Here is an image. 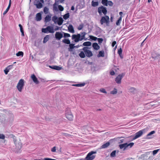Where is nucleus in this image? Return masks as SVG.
Returning <instances> with one entry per match:
<instances>
[{
	"instance_id": "f257e3e1",
	"label": "nucleus",
	"mask_w": 160,
	"mask_h": 160,
	"mask_svg": "<svg viewBox=\"0 0 160 160\" xmlns=\"http://www.w3.org/2000/svg\"><path fill=\"white\" fill-rule=\"evenodd\" d=\"M89 48L87 47H84L82 51L79 53V55L82 58H84L85 57L86 55L88 57H90L93 56L92 52L89 50Z\"/></svg>"
},
{
	"instance_id": "f03ea898",
	"label": "nucleus",
	"mask_w": 160,
	"mask_h": 160,
	"mask_svg": "<svg viewBox=\"0 0 160 160\" xmlns=\"http://www.w3.org/2000/svg\"><path fill=\"white\" fill-rule=\"evenodd\" d=\"M81 36L80 34H78L77 35H73L72 36V39H74V41L75 42H78L79 41H82L84 39L86 33L85 32H81Z\"/></svg>"
},
{
	"instance_id": "7ed1b4c3",
	"label": "nucleus",
	"mask_w": 160,
	"mask_h": 160,
	"mask_svg": "<svg viewBox=\"0 0 160 160\" xmlns=\"http://www.w3.org/2000/svg\"><path fill=\"white\" fill-rule=\"evenodd\" d=\"M96 153V152L92 151L87 154L85 158H82L80 160H93L95 158V156L92 155V154Z\"/></svg>"
},
{
	"instance_id": "20e7f679",
	"label": "nucleus",
	"mask_w": 160,
	"mask_h": 160,
	"mask_svg": "<svg viewBox=\"0 0 160 160\" xmlns=\"http://www.w3.org/2000/svg\"><path fill=\"white\" fill-rule=\"evenodd\" d=\"M24 85V81L23 79H20L17 84V88L18 91L21 92Z\"/></svg>"
},
{
	"instance_id": "39448f33",
	"label": "nucleus",
	"mask_w": 160,
	"mask_h": 160,
	"mask_svg": "<svg viewBox=\"0 0 160 160\" xmlns=\"http://www.w3.org/2000/svg\"><path fill=\"white\" fill-rule=\"evenodd\" d=\"M65 116L69 120L72 121L73 120V116L70 109L67 110L66 111Z\"/></svg>"
},
{
	"instance_id": "423d86ee",
	"label": "nucleus",
	"mask_w": 160,
	"mask_h": 160,
	"mask_svg": "<svg viewBox=\"0 0 160 160\" xmlns=\"http://www.w3.org/2000/svg\"><path fill=\"white\" fill-rule=\"evenodd\" d=\"M134 143L131 142L129 144L127 143H123L119 145V147L121 149L123 148L124 150H125L127 148L129 147V148H131L133 145Z\"/></svg>"
},
{
	"instance_id": "0eeeda50",
	"label": "nucleus",
	"mask_w": 160,
	"mask_h": 160,
	"mask_svg": "<svg viewBox=\"0 0 160 160\" xmlns=\"http://www.w3.org/2000/svg\"><path fill=\"white\" fill-rule=\"evenodd\" d=\"M14 143L15 145L16 149L18 150H20L22 147V143L20 140H14Z\"/></svg>"
},
{
	"instance_id": "6e6552de",
	"label": "nucleus",
	"mask_w": 160,
	"mask_h": 160,
	"mask_svg": "<svg viewBox=\"0 0 160 160\" xmlns=\"http://www.w3.org/2000/svg\"><path fill=\"white\" fill-rule=\"evenodd\" d=\"M100 22L102 25L104 23H106V24H108L109 22V17L107 15H105L104 16L102 17L100 20Z\"/></svg>"
},
{
	"instance_id": "1a4fd4ad",
	"label": "nucleus",
	"mask_w": 160,
	"mask_h": 160,
	"mask_svg": "<svg viewBox=\"0 0 160 160\" xmlns=\"http://www.w3.org/2000/svg\"><path fill=\"white\" fill-rule=\"evenodd\" d=\"M98 12L100 15H101L102 13L104 15H106L107 13V11L105 7L101 6L98 8Z\"/></svg>"
},
{
	"instance_id": "9d476101",
	"label": "nucleus",
	"mask_w": 160,
	"mask_h": 160,
	"mask_svg": "<svg viewBox=\"0 0 160 160\" xmlns=\"http://www.w3.org/2000/svg\"><path fill=\"white\" fill-rule=\"evenodd\" d=\"M124 75L123 73H122L118 75L115 78L116 82L118 84H120L121 82V80Z\"/></svg>"
},
{
	"instance_id": "9b49d317",
	"label": "nucleus",
	"mask_w": 160,
	"mask_h": 160,
	"mask_svg": "<svg viewBox=\"0 0 160 160\" xmlns=\"http://www.w3.org/2000/svg\"><path fill=\"white\" fill-rule=\"evenodd\" d=\"M55 37L56 39L59 40L63 37V34L60 32H56L55 34Z\"/></svg>"
},
{
	"instance_id": "f8f14e48",
	"label": "nucleus",
	"mask_w": 160,
	"mask_h": 160,
	"mask_svg": "<svg viewBox=\"0 0 160 160\" xmlns=\"http://www.w3.org/2000/svg\"><path fill=\"white\" fill-rule=\"evenodd\" d=\"M143 134L142 130H140L135 133V135L133 138V140H135L140 137Z\"/></svg>"
},
{
	"instance_id": "ddd939ff",
	"label": "nucleus",
	"mask_w": 160,
	"mask_h": 160,
	"mask_svg": "<svg viewBox=\"0 0 160 160\" xmlns=\"http://www.w3.org/2000/svg\"><path fill=\"white\" fill-rule=\"evenodd\" d=\"M31 78L33 82L36 84H38L39 83V82L38 81L37 78H36L35 75L34 74H33L31 75Z\"/></svg>"
},
{
	"instance_id": "4468645a",
	"label": "nucleus",
	"mask_w": 160,
	"mask_h": 160,
	"mask_svg": "<svg viewBox=\"0 0 160 160\" xmlns=\"http://www.w3.org/2000/svg\"><path fill=\"white\" fill-rule=\"evenodd\" d=\"M49 67L51 68L58 70H61L62 68L58 66H49Z\"/></svg>"
},
{
	"instance_id": "2eb2a0df",
	"label": "nucleus",
	"mask_w": 160,
	"mask_h": 160,
	"mask_svg": "<svg viewBox=\"0 0 160 160\" xmlns=\"http://www.w3.org/2000/svg\"><path fill=\"white\" fill-rule=\"evenodd\" d=\"M11 0H9V5H8V7L7 8V9H6V10L4 11V12H3V15H5L6 14L7 12H8L9 10L10 9V8L11 7Z\"/></svg>"
},
{
	"instance_id": "dca6fc26",
	"label": "nucleus",
	"mask_w": 160,
	"mask_h": 160,
	"mask_svg": "<svg viewBox=\"0 0 160 160\" xmlns=\"http://www.w3.org/2000/svg\"><path fill=\"white\" fill-rule=\"evenodd\" d=\"M68 31L72 33H74V30L72 25L71 24H70L68 27Z\"/></svg>"
},
{
	"instance_id": "f3484780",
	"label": "nucleus",
	"mask_w": 160,
	"mask_h": 160,
	"mask_svg": "<svg viewBox=\"0 0 160 160\" xmlns=\"http://www.w3.org/2000/svg\"><path fill=\"white\" fill-rule=\"evenodd\" d=\"M92 46L93 48L96 50H98L100 48V46L96 42L93 43Z\"/></svg>"
},
{
	"instance_id": "a211bd4d",
	"label": "nucleus",
	"mask_w": 160,
	"mask_h": 160,
	"mask_svg": "<svg viewBox=\"0 0 160 160\" xmlns=\"http://www.w3.org/2000/svg\"><path fill=\"white\" fill-rule=\"evenodd\" d=\"M36 20L37 21H40L42 19V15L39 12L36 14Z\"/></svg>"
},
{
	"instance_id": "6ab92c4d",
	"label": "nucleus",
	"mask_w": 160,
	"mask_h": 160,
	"mask_svg": "<svg viewBox=\"0 0 160 160\" xmlns=\"http://www.w3.org/2000/svg\"><path fill=\"white\" fill-rule=\"evenodd\" d=\"M12 65H9L4 70V72L5 74H8L9 70L11 69Z\"/></svg>"
},
{
	"instance_id": "aec40b11",
	"label": "nucleus",
	"mask_w": 160,
	"mask_h": 160,
	"mask_svg": "<svg viewBox=\"0 0 160 160\" xmlns=\"http://www.w3.org/2000/svg\"><path fill=\"white\" fill-rule=\"evenodd\" d=\"M47 29L48 31V32L50 33H53L54 32V30L53 28L51 26H48L47 27Z\"/></svg>"
},
{
	"instance_id": "412c9836",
	"label": "nucleus",
	"mask_w": 160,
	"mask_h": 160,
	"mask_svg": "<svg viewBox=\"0 0 160 160\" xmlns=\"http://www.w3.org/2000/svg\"><path fill=\"white\" fill-rule=\"evenodd\" d=\"M159 56V55L157 53L155 52H153L152 53V58H153L155 59L157 57Z\"/></svg>"
},
{
	"instance_id": "4be33fe9",
	"label": "nucleus",
	"mask_w": 160,
	"mask_h": 160,
	"mask_svg": "<svg viewBox=\"0 0 160 160\" xmlns=\"http://www.w3.org/2000/svg\"><path fill=\"white\" fill-rule=\"evenodd\" d=\"M110 145V143L109 142H107L105 144H103L101 147V148H107Z\"/></svg>"
},
{
	"instance_id": "5701e85b",
	"label": "nucleus",
	"mask_w": 160,
	"mask_h": 160,
	"mask_svg": "<svg viewBox=\"0 0 160 160\" xmlns=\"http://www.w3.org/2000/svg\"><path fill=\"white\" fill-rule=\"evenodd\" d=\"M104 51H102L99 52L98 54L97 55L98 57H104Z\"/></svg>"
},
{
	"instance_id": "b1692460",
	"label": "nucleus",
	"mask_w": 160,
	"mask_h": 160,
	"mask_svg": "<svg viewBox=\"0 0 160 160\" xmlns=\"http://www.w3.org/2000/svg\"><path fill=\"white\" fill-rule=\"evenodd\" d=\"M51 20V16L49 15H47L45 18V21L46 22H49Z\"/></svg>"
},
{
	"instance_id": "393cba45",
	"label": "nucleus",
	"mask_w": 160,
	"mask_h": 160,
	"mask_svg": "<svg viewBox=\"0 0 160 160\" xmlns=\"http://www.w3.org/2000/svg\"><path fill=\"white\" fill-rule=\"evenodd\" d=\"M91 42L89 41L83 43V45L85 46H89L91 45Z\"/></svg>"
},
{
	"instance_id": "a878e982",
	"label": "nucleus",
	"mask_w": 160,
	"mask_h": 160,
	"mask_svg": "<svg viewBox=\"0 0 160 160\" xmlns=\"http://www.w3.org/2000/svg\"><path fill=\"white\" fill-rule=\"evenodd\" d=\"M35 5L36 8L38 9L41 8L43 6L41 2H39L38 4H35Z\"/></svg>"
},
{
	"instance_id": "bb28decb",
	"label": "nucleus",
	"mask_w": 160,
	"mask_h": 160,
	"mask_svg": "<svg viewBox=\"0 0 160 160\" xmlns=\"http://www.w3.org/2000/svg\"><path fill=\"white\" fill-rule=\"evenodd\" d=\"M49 35H47L44 38L43 42L46 43L49 39Z\"/></svg>"
},
{
	"instance_id": "cd10ccee",
	"label": "nucleus",
	"mask_w": 160,
	"mask_h": 160,
	"mask_svg": "<svg viewBox=\"0 0 160 160\" xmlns=\"http://www.w3.org/2000/svg\"><path fill=\"white\" fill-rule=\"evenodd\" d=\"M63 22V19L61 18H60L58 21V25H61L62 24Z\"/></svg>"
},
{
	"instance_id": "c85d7f7f",
	"label": "nucleus",
	"mask_w": 160,
	"mask_h": 160,
	"mask_svg": "<svg viewBox=\"0 0 160 160\" xmlns=\"http://www.w3.org/2000/svg\"><path fill=\"white\" fill-rule=\"evenodd\" d=\"M122 17H120L118 19L116 22V24L117 26H119L122 21Z\"/></svg>"
},
{
	"instance_id": "c756f323",
	"label": "nucleus",
	"mask_w": 160,
	"mask_h": 160,
	"mask_svg": "<svg viewBox=\"0 0 160 160\" xmlns=\"http://www.w3.org/2000/svg\"><path fill=\"white\" fill-rule=\"evenodd\" d=\"M92 5L93 7H96L98 6V2H94L92 1Z\"/></svg>"
},
{
	"instance_id": "7c9ffc66",
	"label": "nucleus",
	"mask_w": 160,
	"mask_h": 160,
	"mask_svg": "<svg viewBox=\"0 0 160 160\" xmlns=\"http://www.w3.org/2000/svg\"><path fill=\"white\" fill-rule=\"evenodd\" d=\"M62 42L63 43L68 44H69L70 43V41L68 39H64L62 40Z\"/></svg>"
},
{
	"instance_id": "2f4dec72",
	"label": "nucleus",
	"mask_w": 160,
	"mask_h": 160,
	"mask_svg": "<svg viewBox=\"0 0 160 160\" xmlns=\"http://www.w3.org/2000/svg\"><path fill=\"white\" fill-rule=\"evenodd\" d=\"M108 0H102V3L104 6H108Z\"/></svg>"
},
{
	"instance_id": "473e14b6",
	"label": "nucleus",
	"mask_w": 160,
	"mask_h": 160,
	"mask_svg": "<svg viewBox=\"0 0 160 160\" xmlns=\"http://www.w3.org/2000/svg\"><path fill=\"white\" fill-rule=\"evenodd\" d=\"M69 13H67L65 14L63 16V18L65 20L67 19L68 18H69Z\"/></svg>"
},
{
	"instance_id": "72a5a7b5",
	"label": "nucleus",
	"mask_w": 160,
	"mask_h": 160,
	"mask_svg": "<svg viewBox=\"0 0 160 160\" xmlns=\"http://www.w3.org/2000/svg\"><path fill=\"white\" fill-rule=\"evenodd\" d=\"M49 11V9L47 7H45L43 9V11L44 13L45 14H47L48 13Z\"/></svg>"
},
{
	"instance_id": "f704fd0d",
	"label": "nucleus",
	"mask_w": 160,
	"mask_h": 160,
	"mask_svg": "<svg viewBox=\"0 0 160 160\" xmlns=\"http://www.w3.org/2000/svg\"><path fill=\"white\" fill-rule=\"evenodd\" d=\"M116 153V151L114 150L110 154V156L112 157H114L115 156Z\"/></svg>"
},
{
	"instance_id": "c9c22d12",
	"label": "nucleus",
	"mask_w": 160,
	"mask_h": 160,
	"mask_svg": "<svg viewBox=\"0 0 160 160\" xmlns=\"http://www.w3.org/2000/svg\"><path fill=\"white\" fill-rule=\"evenodd\" d=\"M117 92V89L114 88L113 90L111 91L110 92V93L112 94H116Z\"/></svg>"
},
{
	"instance_id": "e433bc0d",
	"label": "nucleus",
	"mask_w": 160,
	"mask_h": 160,
	"mask_svg": "<svg viewBox=\"0 0 160 160\" xmlns=\"http://www.w3.org/2000/svg\"><path fill=\"white\" fill-rule=\"evenodd\" d=\"M85 85L84 83H82V84H73L72 85V86H76V87H80L84 86Z\"/></svg>"
},
{
	"instance_id": "4c0bfd02",
	"label": "nucleus",
	"mask_w": 160,
	"mask_h": 160,
	"mask_svg": "<svg viewBox=\"0 0 160 160\" xmlns=\"http://www.w3.org/2000/svg\"><path fill=\"white\" fill-rule=\"evenodd\" d=\"M23 55V53L22 51H19L17 53H16V55L17 56H22Z\"/></svg>"
},
{
	"instance_id": "58836bf2",
	"label": "nucleus",
	"mask_w": 160,
	"mask_h": 160,
	"mask_svg": "<svg viewBox=\"0 0 160 160\" xmlns=\"http://www.w3.org/2000/svg\"><path fill=\"white\" fill-rule=\"evenodd\" d=\"M89 37L92 40H94V41H96L98 39L96 37L93 36H89Z\"/></svg>"
},
{
	"instance_id": "ea45409f",
	"label": "nucleus",
	"mask_w": 160,
	"mask_h": 160,
	"mask_svg": "<svg viewBox=\"0 0 160 160\" xmlns=\"http://www.w3.org/2000/svg\"><path fill=\"white\" fill-rule=\"evenodd\" d=\"M64 33V37L66 38H68L70 37V35L69 34L65 32H63Z\"/></svg>"
},
{
	"instance_id": "a19ab883",
	"label": "nucleus",
	"mask_w": 160,
	"mask_h": 160,
	"mask_svg": "<svg viewBox=\"0 0 160 160\" xmlns=\"http://www.w3.org/2000/svg\"><path fill=\"white\" fill-rule=\"evenodd\" d=\"M58 19V18L56 16H54L52 17V20L54 22H56Z\"/></svg>"
},
{
	"instance_id": "79ce46f5",
	"label": "nucleus",
	"mask_w": 160,
	"mask_h": 160,
	"mask_svg": "<svg viewBox=\"0 0 160 160\" xmlns=\"http://www.w3.org/2000/svg\"><path fill=\"white\" fill-rule=\"evenodd\" d=\"M83 27V25L82 24H80L78 27V30H82Z\"/></svg>"
},
{
	"instance_id": "37998d69",
	"label": "nucleus",
	"mask_w": 160,
	"mask_h": 160,
	"mask_svg": "<svg viewBox=\"0 0 160 160\" xmlns=\"http://www.w3.org/2000/svg\"><path fill=\"white\" fill-rule=\"evenodd\" d=\"M97 39L99 44H101L103 41V39L102 38H98Z\"/></svg>"
},
{
	"instance_id": "c03bdc74",
	"label": "nucleus",
	"mask_w": 160,
	"mask_h": 160,
	"mask_svg": "<svg viewBox=\"0 0 160 160\" xmlns=\"http://www.w3.org/2000/svg\"><path fill=\"white\" fill-rule=\"evenodd\" d=\"M122 48H119V49L118 50V52L119 56H120L122 54Z\"/></svg>"
},
{
	"instance_id": "a18cd8bd",
	"label": "nucleus",
	"mask_w": 160,
	"mask_h": 160,
	"mask_svg": "<svg viewBox=\"0 0 160 160\" xmlns=\"http://www.w3.org/2000/svg\"><path fill=\"white\" fill-rule=\"evenodd\" d=\"M58 8L59 10L61 11H63L64 10L63 8L61 5H58Z\"/></svg>"
},
{
	"instance_id": "49530a36",
	"label": "nucleus",
	"mask_w": 160,
	"mask_h": 160,
	"mask_svg": "<svg viewBox=\"0 0 160 160\" xmlns=\"http://www.w3.org/2000/svg\"><path fill=\"white\" fill-rule=\"evenodd\" d=\"M100 91L102 92H103V93H107V92L106 91V90H105V89L104 88H101L100 89Z\"/></svg>"
},
{
	"instance_id": "de8ad7c7",
	"label": "nucleus",
	"mask_w": 160,
	"mask_h": 160,
	"mask_svg": "<svg viewBox=\"0 0 160 160\" xmlns=\"http://www.w3.org/2000/svg\"><path fill=\"white\" fill-rule=\"evenodd\" d=\"M5 138V135L2 134H0V139H4Z\"/></svg>"
},
{
	"instance_id": "09e8293b",
	"label": "nucleus",
	"mask_w": 160,
	"mask_h": 160,
	"mask_svg": "<svg viewBox=\"0 0 160 160\" xmlns=\"http://www.w3.org/2000/svg\"><path fill=\"white\" fill-rule=\"evenodd\" d=\"M159 149H158L157 150H155L153 151V155H155V154H156L158 151H159Z\"/></svg>"
},
{
	"instance_id": "8fccbe9b",
	"label": "nucleus",
	"mask_w": 160,
	"mask_h": 160,
	"mask_svg": "<svg viewBox=\"0 0 160 160\" xmlns=\"http://www.w3.org/2000/svg\"><path fill=\"white\" fill-rule=\"evenodd\" d=\"M42 32L45 33H47L48 32V31L47 29V28H42Z\"/></svg>"
},
{
	"instance_id": "3c124183",
	"label": "nucleus",
	"mask_w": 160,
	"mask_h": 160,
	"mask_svg": "<svg viewBox=\"0 0 160 160\" xmlns=\"http://www.w3.org/2000/svg\"><path fill=\"white\" fill-rule=\"evenodd\" d=\"M155 133V132L154 131H152L151 132H150L147 135V136H149L151 135L152 134H153Z\"/></svg>"
},
{
	"instance_id": "603ef678",
	"label": "nucleus",
	"mask_w": 160,
	"mask_h": 160,
	"mask_svg": "<svg viewBox=\"0 0 160 160\" xmlns=\"http://www.w3.org/2000/svg\"><path fill=\"white\" fill-rule=\"evenodd\" d=\"M108 4L110 6H112L113 5V3L112 1H109L108 2Z\"/></svg>"
},
{
	"instance_id": "864d4df0",
	"label": "nucleus",
	"mask_w": 160,
	"mask_h": 160,
	"mask_svg": "<svg viewBox=\"0 0 160 160\" xmlns=\"http://www.w3.org/2000/svg\"><path fill=\"white\" fill-rule=\"evenodd\" d=\"M69 44L70 48V49H72L74 48V44H70V43Z\"/></svg>"
},
{
	"instance_id": "5fc2aeb1",
	"label": "nucleus",
	"mask_w": 160,
	"mask_h": 160,
	"mask_svg": "<svg viewBox=\"0 0 160 160\" xmlns=\"http://www.w3.org/2000/svg\"><path fill=\"white\" fill-rule=\"evenodd\" d=\"M55 147H54L51 149V151L52 152H56V148Z\"/></svg>"
},
{
	"instance_id": "6e6d98bb",
	"label": "nucleus",
	"mask_w": 160,
	"mask_h": 160,
	"mask_svg": "<svg viewBox=\"0 0 160 160\" xmlns=\"http://www.w3.org/2000/svg\"><path fill=\"white\" fill-rule=\"evenodd\" d=\"M43 160H57L56 159H52L49 158H45L42 159Z\"/></svg>"
},
{
	"instance_id": "4d7b16f0",
	"label": "nucleus",
	"mask_w": 160,
	"mask_h": 160,
	"mask_svg": "<svg viewBox=\"0 0 160 160\" xmlns=\"http://www.w3.org/2000/svg\"><path fill=\"white\" fill-rule=\"evenodd\" d=\"M39 2H40L39 0H35L34 2V5H35V4H38Z\"/></svg>"
},
{
	"instance_id": "13d9d810",
	"label": "nucleus",
	"mask_w": 160,
	"mask_h": 160,
	"mask_svg": "<svg viewBox=\"0 0 160 160\" xmlns=\"http://www.w3.org/2000/svg\"><path fill=\"white\" fill-rule=\"evenodd\" d=\"M116 44V41H113L112 43V47H114L115 46V44Z\"/></svg>"
},
{
	"instance_id": "bf43d9fd",
	"label": "nucleus",
	"mask_w": 160,
	"mask_h": 160,
	"mask_svg": "<svg viewBox=\"0 0 160 160\" xmlns=\"http://www.w3.org/2000/svg\"><path fill=\"white\" fill-rule=\"evenodd\" d=\"M63 134L66 137H69L71 136V135L70 134L65 133H64Z\"/></svg>"
},
{
	"instance_id": "052dcab7",
	"label": "nucleus",
	"mask_w": 160,
	"mask_h": 160,
	"mask_svg": "<svg viewBox=\"0 0 160 160\" xmlns=\"http://www.w3.org/2000/svg\"><path fill=\"white\" fill-rule=\"evenodd\" d=\"M135 88H131L130 89V90L131 92H132L134 91L135 90Z\"/></svg>"
},
{
	"instance_id": "680f3d73",
	"label": "nucleus",
	"mask_w": 160,
	"mask_h": 160,
	"mask_svg": "<svg viewBox=\"0 0 160 160\" xmlns=\"http://www.w3.org/2000/svg\"><path fill=\"white\" fill-rule=\"evenodd\" d=\"M110 74L111 75H114L115 74V72L113 71H111L110 72Z\"/></svg>"
},
{
	"instance_id": "e2e57ef3",
	"label": "nucleus",
	"mask_w": 160,
	"mask_h": 160,
	"mask_svg": "<svg viewBox=\"0 0 160 160\" xmlns=\"http://www.w3.org/2000/svg\"><path fill=\"white\" fill-rule=\"evenodd\" d=\"M53 10L57 11H58V9L56 7L54 6L53 7Z\"/></svg>"
},
{
	"instance_id": "0e129e2a",
	"label": "nucleus",
	"mask_w": 160,
	"mask_h": 160,
	"mask_svg": "<svg viewBox=\"0 0 160 160\" xmlns=\"http://www.w3.org/2000/svg\"><path fill=\"white\" fill-rule=\"evenodd\" d=\"M122 13H122V12H119V14L120 15V17H122Z\"/></svg>"
},
{
	"instance_id": "69168bd1",
	"label": "nucleus",
	"mask_w": 160,
	"mask_h": 160,
	"mask_svg": "<svg viewBox=\"0 0 160 160\" xmlns=\"http://www.w3.org/2000/svg\"><path fill=\"white\" fill-rule=\"evenodd\" d=\"M59 30V27H57L55 29V30L57 31Z\"/></svg>"
},
{
	"instance_id": "338daca9",
	"label": "nucleus",
	"mask_w": 160,
	"mask_h": 160,
	"mask_svg": "<svg viewBox=\"0 0 160 160\" xmlns=\"http://www.w3.org/2000/svg\"><path fill=\"white\" fill-rule=\"evenodd\" d=\"M22 33V35L23 36H24V31L21 32Z\"/></svg>"
},
{
	"instance_id": "774afa93",
	"label": "nucleus",
	"mask_w": 160,
	"mask_h": 160,
	"mask_svg": "<svg viewBox=\"0 0 160 160\" xmlns=\"http://www.w3.org/2000/svg\"><path fill=\"white\" fill-rule=\"evenodd\" d=\"M74 7L73 6H72V7H71V10H74Z\"/></svg>"
}]
</instances>
